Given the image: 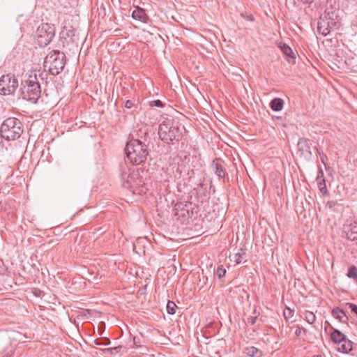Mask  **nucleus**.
Segmentation results:
<instances>
[{
	"instance_id": "nucleus-7",
	"label": "nucleus",
	"mask_w": 357,
	"mask_h": 357,
	"mask_svg": "<svg viewBox=\"0 0 357 357\" xmlns=\"http://www.w3.org/2000/svg\"><path fill=\"white\" fill-rule=\"evenodd\" d=\"M54 35V25L48 23L42 24L36 31V40L40 47H45L52 40Z\"/></svg>"
},
{
	"instance_id": "nucleus-24",
	"label": "nucleus",
	"mask_w": 357,
	"mask_h": 357,
	"mask_svg": "<svg viewBox=\"0 0 357 357\" xmlns=\"http://www.w3.org/2000/svg\"><path fill=\"white\" fill-rule=\"evenodd\" d=\"M111 342L109 338L104 337L100 339H96L94 340V344L98 346H107L110 344Z\"/></svg>"
},
{
	"instance_id": "nucleus-19",
	"label": "nucleus",
	"mask_w": 357,
	"mask_h": 357,
	"mask_svg": "<svg viewBox=\"0 0 357 357\" xmlns=\"http://www.w3.org/2000/svg\"><path fill=\"white\" fill-rule=\"evenodd\" d=\"M284 101L279 98L273 99L270 103L271 108L275 112H279L282 109Z\"/></svg>"
},
{
	"instance_id": "nucleus-1",
	"label": "nucleus",
	"mask_w": 357,
	"mask_h": 357,
	"mask_svg": "<svg viewBox=\"0 0 357 357\" xmlns=\"http://www.w3.org/2000/svg\"><path fill=\"white\" fill-rule=\"evenodd\" d=\"M42 73L39 71H31L22 81L20 95L22 99L36 103L40 96L41 89L38 81V77Z\"/></svg>"
},
{
	"instance_id": "nucleus-35",
	"label": "nucleus",
	"mask_w": 357,
	"mask_h": 357,
	"mask_svg": "<svg viewBox=\"0 0 357 357\" xmlns=\"http://www.w3.org/2000/svg\"><path fill=\"white\" fill-rule=\"evenodd\" d=\"M132 105H133V103H132V102L131 100H128L125 102V107H126V108L130 109V108H131V107H132Z\"/></svg>"
},
{
	"instance_id": "nucleus-26",
	"label": "nucleus",
	"mask_w": 357,
	"mask_h": 357,
	"mask_svg": "<svg viewBox=\"0 0 357 357\" xmlns=\"http://www.w3.org/2000/svg\"><path fill=\"white\" fill-rule=\"evenodd\" d=\"M245 255V252L241 250V252L236 253L233 255V259L236 262V264H240L243 258V256Z\"/></svg>"
},
{
	"instance_id": "nucleus-28",
	"label": "nucleus",
	"mask_w": 357,
	"mask_h": 357,
	"mask_svg": "<svg viewBox=\"0 0 357 357\" xmlns=\"http://www.w3.org/2000/svg\"><path fill=\"white\" fill-rule=\"evenodd\" d=\"M225 273H226L225 268H224L222 265L218 266L216 269V272H215V274L218 277V278L219 279L222 278L225 275Z\"/></svg>"
},
{
	"instance_id": "nucleus-6",
	"label": "nucleus",
	"mask_w": 357,
	"mask_h": 357,
	"mask_svg": "<svg viewBox=\"0 0 357 357\" xmlns=\"http://www.w3.org/2000/svg\"><path fill=\"white\" fill-rule=\"evenodd\" d=\"M121 178L122 185L125 188L132 189L140 185L138 172L126 163L121 165Z\"/></svg>"
},
{
	"instance_id": "nucleus-5",
	"label": "nucleus",
	"mask_w": 357,
	"mask_h": 357,
	"mask_svg": "<svg viewBox=\"0 0 357 357\" xmlns=\"http://www.w3.org/2000/svg\"><path fill=\"white\" fill-rule=\"evenodd\" d=\"M65 66V55L63 52L54 50L50 52L44 61V67L47 68L50 74L57 75Z\"/></svg>"
},
{
	"instance_id": "nucleus-33",
	"label": "nucleus",
	"mask_w": 357,
	"mask_h": 357,
	"mask_svg": "<svg viewBox=\"0 0 357 357\" xmlns=\"http://www.w3.org/2000/svg\"><path fill=\"white\" fill-rule=\"evenodd\" d=\"M257 319V315L256 316H252L249 318H248V323L250 325H254L256 323V320Z\"/></svg>"
},
{
	"instance_id": "nucleus-10",
	"label": "nucleus",
	"mask_w": 357,
	"mask_h": 357,
	"mask_svg": "<svg viewBox=\"0 0 357 357\" xmlns=\"http://www.w3.org/2000/svg\"><path fill=\"white\" fill-rule=\"evenodd\" d=\"M298 149L301 155H312L309 140L305 138L299 139Z\"/></svg>"
},
{
	"instance_id": "nucleus-23",
	"label": "nucleus",
	"mask_w": 357,
	"mask_h": 357,
	"mask_svg": "<svg viewBox=\"0 0 357 357\" xmlns=\"http://www.w3.org/2000/svg\"><path fill=\"white\" fill-rule=\"evenodd\" d=\"M177 308L176 305L174 302L169 301L167 304V311L169 314H174L176 312Z\"/></svg>"
},
{
	"instance_id": "nucleus-18",
	"label": "nucleus",
	"mask_w": 357,
	"mask_h": 357,
	"mask_svg": "<svg viewBox=\"0 0 357 357\" xmlns=\"http://www.w3.org/2000/svg\"><path fill=\"white\" fill-rule=\"evenodd\" d=\"M189 205L190 204H185L182 208H181V204L176 205V210L178 211V212L176 213V215H178L179 218H188L189 216Z\"/></svg>"
},
{
	"instance_id": "nucleus-2",
	"label": "nucleus",
	"mask_w": 357,
	"mask_h": 357,
	"mask_svg": "<svg viewBox=\"0 0 357 357\" xmlns=\"http://www.w3.org/2000/svg\"><path fill=\"white\" fill-rule=\"evenodd\" d=\"M125 151L128 158L135 165L144 162L149 154L146 145L139 139H132L128 142Z\"/></svg>"
},
{
	"instance_id": "nucleus-30",
	"label": "nucleus",
	"mask_w": 357,
	"mask_h": 357,
	"mask_svg": "<svg viewBox=\"0 0 357 357\" xmlns=\"http://www.w3.org/2000/svg\"><path fill=\"white\" fill-rule=\"evenodd\" d=\"M307 331L306 329H305L304 328H301V327H298L296 331H295V334L296 336L298 337H301L303 335H305Z\"/></svg>"
},
{
	"instance_id": "nucleus-37",
	"label": "nucleus",
	"mask_w": 357,
	"mask_h": 357,
	"mask_svg": "<svg viewBox=\"0 0 357 357\" xmlns=\"http://www.w3.org/2000/svg\"><path fill=\"white\" fill-rule=\"evenodd\" d=\"M304 3H310L314 1V0H301Z\"/></svg>"
},
{
	"instance_id": "nucleus-21",
	"label": "nucleus",
	"mask_w": 357,
	"mask_h": 357,
	"mask_svg": "<svg viewBox=\"0 0 357 357\" xmlns=\"http://www.w3.org/2000/svg\"><path fill=\"white\" fill-rule=\"evenodd\" d=\"M347 275L357 282V268L355 266H350Z\"/></svg>"
},
{
	"instance_id": "nucleus-40",
	"label": "nucleus",
	"mask_w": 357,
	"mask_h": 357,
	"mask_svg": "<svg viewBox=\"0 0 357 357\" xmlns=\"http://www.w3.org/2000/svg\"><path fill=\"white\" fill-rule=\"evenodd\" d=\"M3 357H8V356H3Z\"/></svg>"
},
{
	"instance_id": "nucleus-4",
	"label": "nucleus",
	"mask_w": 357,
	"mask_h": 357,
	"mask_svg": "<svg viewBox=\"0 0 357 357\" xmlns=\"http://www.w3.org/2000/svg\"><path fill=\"white\" fill-rule=\"evenodd\" d=\"M22 132V124L15 118L6 119L1 126V136L7 141L19 138Z\"/></svg>"
},
{
	"instance_id": "nucleus-14",
	"label": "nucleus",
	"mask_w": 357,
	"mask_h": 357,
	"mask_svg": "<svg viewBox=\"0 0 357 357\" xmlns=\"http://www.w3.org/2000/svg\"><path fill=\"white\" fill-rule=\"evenodd\" d=\"M132 17L135 19V20H138L141 22H146V19H147V16L145 13V11L144 9L142 8H140L139 7L136 8L132 13Z\"/></svg>"
},
{
	"instance_id": "nucleus-22",
	"label": "nucleus",
	"mask_w": 357,
	"mask_h": 357,
	"mask_svg": "<svg viewBox=\"0 0 357 357\" xmlns=\"http://www.w3.org/2000/svg\"><path fill=\"white\" fill-rule=\"evenodd\" d=\"M303 316H304V319L310 324H314V322L316 320V317L312 312L307 311L303 314Z\"/></svg>"
},
{
	"instance_id": "nucleus-27",
	"label": "nucleus",
	"mask_w": 357,
	"mask_h": 357,
	"mask_svg": "<svg viewBox=\"0 0 357 357\" xmlns=\"http://www.w3.org/2000/svg\"><path fill=\"white\" fill-rule=\"evenodd\" d=\"M121 347H115L112 348H107L102 349V351L106 355H112L114 354H116L120 351Z\"/></svg>"
},
{
	"instance_id": "nucleus-31",
	"label": "nucleus",
	"mask_w": 357,
	"mask_h": 357,
	"mask_svg": "<svg viewBox=\"0 0 357 357\" xmlns=\"http://www.w3.org/2000/svg\"><path fill=\"white\" fill-rule=\"evenodd\" d=\"M347 305L349 306L351 312L357 314V305L356 304L349 303Z\"/></svg>"
},
{
	"instance_id": "nucleus-39",
	"label": "nucleus",
	"mask_w": 357,
	"mask_h": 357,
	"mask_svg": "<svg viewBox=\"0 0 357 357\" xmlns=\"http://www.w3.org/2000/svg\"><path fill=\"white\" fill-rule=\"evenodd\" d=\"M313 357H323V356L320 354H317V355H314Z\"/></svg>"
},
{
	"instance_id": "nucleus-36",
	"label": "nucleus",
	"mask_w": 357,
	"mask_h": 357,
	"mask_svg": "<svg viewBox=\"0 0 357 357\" xmlns=\"http://www.w3.org/2000/svg\"><path fill=\"white\" fill-rule=\"evenodd\" d=\"M133 343L136 346V347H139V343H140V340L139 337H133Z\"/></svg>"
},
{
	"instance_id": "nucleus-11",
	"label": "nucleus",
	"mask_w": 357,
	"mask_h": 357,
	"mask_svg": "<svg viewBox=\"0 0 357 357\" xmlns=\"http://www.w3.org/2000/svg\"><path fill=\"white\" fill-rule=\"evenodd\" d=\"M344 231L347 237L354 241L357 238V222L354 221L349 225L344 226Z\"/></svg>"
},
{
	"instance_id": "nucleus-25",
	"label": "nucleus",
	"mask_w": 357,
	"mask_h": 357,
	"mask_svg": "<svg viewBox=\"0 0 357 357\" xmlns=\"http://www.w3.org/2000/svg\"><path fill=\"white\" fill-rule=\"evenodd\" d=\"M258 353H261V352L259 351V350L257 348H256L255 347H248L246 349V354L250 356H252V357L257 356Z\"/></svg>"
},
{
	"instance_id": "nucleus-12",
	"label": "nucleus",
	"mask_w": 357,
	"mask_h": 357,
	"mask_svg": "<svg viewBox=\"0 0 357 357\" xmlns=\"http://www.w3.org/2000/svg\"><path fill=\"white\" fill-rule=\"evenodd\" d=\"M317 185L319 190L324 195H326L328 194V190L326 184V180L324 178V172L321 169H319L317 177Z\"/></svg>"
},
{
	"instance_id": "nucleus-29",
	"label": "nucleus",
	"mask_w": 357,
	"mask_h": 357,
	"mask_svg": "<svg viewBox=\"0 0 357 357\" xmlns=\"http://www.w3.org/2000/svg\"><path fill=\"white\" fill-rule=\"evenodd\" d=\"M294 310H291L289 307H286L283 312L284 319L287 321L289 320L294 316Z\"/></svg>"
},
{
	"instance_id": "nucleus-15",
	"label": "nucleus",
	"mask_w": 357,
	"mask_h": 357,
	"mask_svg": "<svg viewBox=\"0 0 357 357\" xmlns=\"http://www.w3.org/2000/svg\"><path fill=\"white\" fill-rule=\"evenodd\" d=\"M333 316L338 319L342 323H346L348 320V317L345 314V312L339 307L334 308L332 311Z\"/></svg>"
},
{
	"instance_id": "nucleus-32",
	"label": "nucleus",
	"mask_w": 357,
	"mask_h": 357,
	"mask_svg": "<svg viewBox=\"0 0 357 357\" xmlns=\"http://www.w3.org/2000/svg\"><path fill=\"white\" fill-rule=\"evenodd\" d=\"M151 105L158 107H161L163 106V103L160 100H156L151 102Z\"/></svg>"
},
{
	"instance_id": "nucleus-20",
	"label": "nucleus",
	"mask_w": 357,
	"mask_h": 357,
	"mask_svg": "<svg viewBox=\"0 0 357 357\" xmlns=\"http://www.w3.org/2000/svg\"><path fill=\"white\" fill-rule=\"evenodd\" d=\"M280 50L284 54H285L287 57L290 59H295V54L291 50V48L285 43H281L279 46Z\"/></svg>"
},
{
	"instance_id": "nucleus-13",
	"label": "nucleus",
	"mask_w": 357,
	"mask_h": 357,
	"mask_svg": "<svg viewBox=\"0 0 357 357\" xmlns=\"http://www.w3.org/2000/svg\"><path fill=\"white\" fill-rule=\"evenodd\" d=\"M212 167L215 172V174L220 178H223L225 176L226 172L223 165L219 162L218 159H215L212 162Z\"/></svg>"
},
{
	"instance_id": "nucleus-3",
	"label": "nucleus",
	"mask_w": 357,
	"mask_h": 357,
	"mask_svg": "<svg viewBox=\"0 0 357 357\" xmlns=\"http://www.w3.org/2000/svg\"><path fill=\"white\" fill-rule=\"evenodd\" d=\"M183 128L178 122L167 119L159 126L158 135L161 140L166 143H170L174 140L178 141Z\"/></svg>"
},
{
	"instance_id": "nucleus-38",
	"label": "nucleus",
	"mask_w": 357,
	"mask_h": 357,
	"mask_svg": "<svg viewBox=\"0 0 357 357\" xmlns=\"http://www.w3.org/2000/svg\"><path fill=\"white\" fill-rule=\"evenodd\" d=\"M325 158H326V155H323V156H321V162H322L323 163H324V164H325V162H324V160H325Z\"/></svg>"
},
{
	"instance_id": "nucleus-9",
	"label": "nucleus",
	"mask_w": 357,
	"mask_h": 357,
	"mask_svg": "<svg viewBox=\"0 0 357 357\" xmlns=\"http://www.w3.org/2000/svg\"><path fill=\"white\" fill-rule=\"evenodd\" d=\"M335 22L328 19L321 17L318 22V30L324 36H327L335 26Z\"/></svg>"
},
{
	"instance_id": "nucleus-8",
	"label": "nucleus",
	"mask_w": 357,
	"mask_h": 357,
	"mask_svg": "<svg viewBox=\"0 0 357 357\" xmlns=\"http://www.w3.org/2000/svg\"><path fill=\"white\" fill-rule=\"evenodd\" d=\"M18 86V81L13 75H4L0 78V93L3 95L13 93Z\"/></svg>"
},
{
	"instance_id": "nucleus-17",
	"label": "nucleus",
	"mask_w": 357,
	"mask_h": 357,
	"mask_svg": "<svg viewBox=\"0 0 357 357\" xmlns=\"http://www.w3.org/2000/svg\"><path fill=\"white\" fill-rule=\"evenodd\" d=\"M332 341L335 344H340L346 338V335L339 330H334L331 334Z\"/></svg>"
},
{
	"instance_id": "nucleus-34",
	"label": "nucleus",
	"mask_w": 357,
	"mask_h": 357,
	"mask_svg": "<svg viewBox=\"0 0 357 357\" xmlns=\"http://www.w3.org/2000/svg\"><path fill=\"white\" fill-rule=\"evenodd\" d=\"M336 205H337V201H328L326 203V206L331 209L333 208V207H335Z\"/></svg>"
},
{
	"instance_id": "nucleus-16",
	"label": "nucleus",
	"mask_w": 357,
	"mask_h": 357,
	"mask_svg": "<svg viewBox=\"0 0 357 357\" xmlns=\"http://www.w3.org/2000/svg\"><path fill=\"white\" fill-rule=\"evenodd\" d=\"M353 342L345 338L342 342L339 344L338 351L342 353H349L352 350Z\"/></svg>"
}]
</instances>
